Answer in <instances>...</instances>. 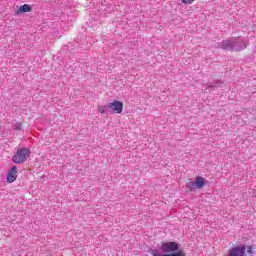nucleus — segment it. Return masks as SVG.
I'll return each mask as SVG.
<instances>
[{
  "label": "nucleus",
  "mask_w": 256,
  "mask_h": 256,
  "mask_svg": "<svg viewBox=\"0 0 256 256\" xmlns=\"http://www.w3.org/2000/svg\"><path fill=\"white\" fill-rule=\"evenodd\" d=\"M184 5H191L195 0H181Z\"/></svg>",
  "instance_id": "14"
},
{
  "label": "nucleus",
  "mask_w": 256,
  "mask_h": 256,
  "mask_svg": "<svg viewBox=\"0 0 256 256\" xmlns=\"http://www.w3.org/2000/svg\"><path fill=\"white\" fill-rule=\"evenodd\" d=\"M195 187H197L195 182H188L186 184V189H188V191H193L195 189Z\"/></svg>",
  "instance_id": "12"
},
{
  "label": "nucleus",
  "mask_w": 256,
  "mask_h": 256,
  "mask_svg": "<svg viewBox=\"0 0 256 256\" xmlns=\"http://www.w3.org/2000/svg\"><path fill=\"white\" fill-rule=\"evenodd\" d=\"M151 255L153 256H185V252L183 251H179V252H176V253H170V254H163L161 255V252L157 249H153L150 251Z\"/></svg>",
  "instance_id": "7"
},
{
  "label": "nucleus",
  "mask_w": 256,
  "mask_h": 256,
  "mask_svg": "<svg viewBox=\"0 0 256 256\" xmlns=\"http://www.w3.org/2000/svg\"><path fill=\"white\" fill-rule=\"evenodd\" d=\"M17 180V166H13L8 172L7 181L8 183H14Z\"/></svg>",
  "instance_id": "8"
},
{
  "label": "nucleus",
  "mask_w": 256,
  "mask_h": 256,
  "mask_svg": "<svg viewBox=\"0 0 256 256\" xmlns=\"http://www.w3.org/2000/svg\"><path fill=\"white\" fill-rule=\"evenodd\" d=\"M31 155V150L29 148H21L18 149V151L14 154L12 157L13 163H16L17 165L21 163H25L27 159H29V156Z\"/></svg>",
  "instance_id": "1"
},
{
  "label": "nucleus",
  "mask_w": 256,
  "mask_h": 256,
  "mask_svg": "<svg viewBox=\"0 0 256 256\" xmlns=\"http://www.w3.org/2000/svg\"><path fill=\"white\" fill-rule=\"evenodd\" d=\"M160 249L162 253H179V244L177 242H164Z\"/></svg>",
  "instance_id": "3"
},
{
  "label": "nucleus",
  "mask_w": 256,
  "mask_h": 256,
  "mask_svg": "<svg viewBox=\"0 0 256 256\" xmlns=\"http://www.w3.org/2000/svg\"><path fill=\"white\" fill-rule=\"evenodd\" d=\"M194 183L196 185V189H203V187H205V178L198 176Z\"/></svg>",
  "instance_id": "10"
},
{
  "label": "nucleus",
  "mask_w": 256,
  "mask_h": 256,
  "mask_svg": "<svg viewBox=\"0 0 256 256\" xmlns=\"http://www.w3.org/2000/svg\"><path fill=\"white\" fill-rule=\"evenodd\" d=\"M14 129L16 131H21V123L17 122L16 124H14Z\"/></svg>",
  "instance_id": "13"
},
{
  "label": "nucleus",
  "mask_w": 256,
  "mask_h": 256,
  "mask_svg": "<svg viewBox=\"0 0 256 256\" xmlns=\"http://www.w3.org/2000/svg\"><path fill=\"white\" fill-rule=\"evenodd\" d=\"M247 253L249 255H253V247L252 246H247Z\"/></svg>",
  "instance_id": "15"
},
{
  "label": "nucleus",
  "mask_w": 256,
  "mask_h": 256,
  "mask_svg": "<svg viewBox=\"0 0 256 256\" xmlns=\"http://www.w3.org/2000/svg\"><path fill=\"white\" fill-rule=\"evenodd\" d=\"M98 113L101 115H111V108L109 107V103L106 105H99Z\"/></svg>",
  "instance_id": "9"
},
{
  "label": "nucleus",
  "mask_w": 256,
  "mask_h": 256,
  "mask_svg": "<svg viewBox=\"0 0 256 256\" xmlns=\"http://www.w3.org/2000/svg\"><path fill=\"white\" fill-rule=\"evenodd\" d=\"M110 107V113L111 115H114L115 113L120 114L123 113V102L119 100H115L113 102L108 103Z\"/></svg>",
  "instance_id": "5"
},
{
  "label": "nucleus",
  "mask_w": 256,
  "mask_h": 256,
  "mask_svg": "<svg viewBox=\"0 0 256 256\" xmlns=\"http://www.w3.org/2000/svg\"><path fill=\"white\" fill-rule=\"evenodd\" d=\"M29 11H31V6H29V4H24L19 8L18 13H29Z\"/></svg>",
  "instance_id": "11"
},
{
  "label": "nucleus",
  "mask_w": 256,
  "mask_h": 256,
  "mask_svg": "<svg viewBox=\"0 0 256 256\" xmlns=\"http://www.w3.org/2000/svg\"><path fill=\"white\" fill-rule=\"evenodd\" d=\"M216 49H224V51H241V47L233 46V38H229L215 44Z\"/></svg>",
  "instance_id": "2"
},
{
  "label": "nucleus",
  "mask_w": 256,
  "mask_h": 256,
  "mask_svg": "<svg viewBox=\"0 0 256 256\" xmlns=\"http://www.w3.org/2000/svg\"><path fill=\"white\" fill-rule=\"evenodd\" d=\"M233 47H240V51H243L247 49V42L241 37L233 38Z\"/></svg>",
  "instance_id": "6"
},
{
  "label": "nucleus",
  "mask_w": 256,
  "mask_h": 256,
  "mask_svg": "<svg viewBox=\"0 0 256 256\" xmlns=\"http://www.w3.org/2000/svg\"><path fill=\"white\" fill-rule=\"evenodd\" d=\"M247 254V246L238 245L228 250L227 256H245Z\"/></svg>",
  "instance_id": "4"
}]
</instances>
